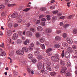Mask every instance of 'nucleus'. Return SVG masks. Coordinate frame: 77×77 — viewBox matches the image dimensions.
Listing matches in <instances>:
<instances>
[{"instance_id":"nucleus-1","label":"nucleus","mask_w":77,"mask_h":77,"mask_svg":"<svg viewBox=\"0 0 77 77\" xmlns=\"http://www.w3.org/2000/svg\"><path fill=\"white\" fill-rule=\"evenodd\" d=\"M49 59L48 58H46L44 59V61L46 63V64H45L44 63H43V68L44 69H45V67L46 66L45 65H47L46 67L47 70L48 71H51V69L50 68V65H51V63L49 62Z\"/></svg>"},{"instance_id":"nucleus-2","label":"nucleus","mask_w":77,"mask_h":77,"mask_svg":"<svg viewBox=\"0 0 77 77\" xmlns=\"http://www.w3.org/2000/svg\"><path fill=\"white\" fill-rule=\"evenodd\" d=\"M59 55L58 54H56L54 56L51 57V59L54 62H58L59 61Z\"/></svg>"},{"instance_id":"nucleus-3","label":"nucleus","mask_w":77,"mask_h":77,"mask_svg":"<svg viewBox=\"0 0 77 77\" xmlns=\"http://www.w3.org/2000/svg\"><path fill=\"white\" fill-rule=\"evenodd\" d=\"M16 53L19 55L21 56L24 54V52L22 50H18L17 51Z\"/></svg>"},{"instance_id":"nucleus-4","label":"nucleus","mask_w":77,"mask_h":77,"mask_svg":"<svg viewBox=\"0 0 77 77\" xmlns=\"http://www.w3.org/2000/svg\"><path fill=\"white\" fill-rule=\"evenodd\" d=\"M67 70V69L66 68H63L60 71V72L61 74H65L66 73V71Z\"/></svg>"},{"instance_id":"nucleus-5","label":"nucleus","mask_w":77,"mask_h":77,"mask_svg":"<svg viewBox=\"0 0 77 77\" xmlns=\"http://www.w3.org/2000/svg\"><path fill=\"white\" fill-rule=\"evenodd\" d=\"M42 67V63L41 62H39L38 64V69H41Z\"/></svg>"},{"instance_id":"nucleus-6","label":"nucleus","mask_w":77,"mask_h":77,"mask_svg":"<svg viewBox=\"0 0 77 77\" xmlns=\"http://www.w3.org/2000/svg\"><path fill=\"white\" fill-rule=\"evenodd\" d=\"M1 50V56H5L6 55V53L5 52H4V51H2L3 49H0Z\"/></svg>"},{"instance_id":"nucleus-7","label":"nucleus","mask_w":77,"mask_h":77,"mask_svg":"<svg viewBox=\"0 0 77 77\" xmlns=\"http://www.w3.org/2000/svg\"><path fill=\"white\" fill-rule=\"evenodd\" d=\"M18 38V34L17 33H14L13 34L12 39L14 40H15V39H17Z\"/></svg>"},{"instance_id":"nucleus-8","label":"nucleus","mask_w":77,"mask_h":77,"mask_svg":"<svg viewBox=\"0 0 77 77\" xmlns=\"http://www.w3.org/2000/svg\"><path fill=\"white\" fill-rule=\"evenodd\" d=\"M18 14L17 13H14L11 15V17L12 18H16L17 17Z\"/></svg>"},{"instance_id":"nucleus-9","label":"nucleus","mask_w":77,"mask_h":77,"mask_svg":"<svg viewBox=\"0 0 77 77\" xmlns=\"http://www.w3.org/2000/svg\"><path fill=\"white\" fill-rule=\"evenodd\" d=\"M67 42H68L69 44H72V40L71 39L69 38H68L67 39Z\"/></svg>"},{"instance_id":"nucleus-10","label":"nucleus","mask_w":77,"mask_h":77,"mask_svg":"<svg viewBox=\"0 0 77 77\" xmlns=\"http://www.w3.org/2000/svg\"><path fill=\"white\" fill-rule=\"evenodd\" d=\"M26 34L28 36H32V32L30 31L27 32Z\"/></svg>"},{"instance_id":"nucleus-11","label":"nucleus","mask_w":77,"mask_h":77,"mask_svg":"<svg viewBox=\"0 0 77 77\" xmlns=\"http://www.w3.org/2000/svg\"><path fill=\"white\" fill-rule=\"evenodd\" d=\"M7 35L8 36H11L12 35V31L11 30H8L7 31Z\"/></svg>"},{"instance_id":"nucleus-12","label":"nucleus","mask_w":77,"mask_h":77,"mask_svg":"<svg viewBox=\"0 0 77 77\" xmlns=\"http://www.w3.org/2000/svg\"><path fill=\"white\" fill-rule=\"evenodd\" d=\"M54 66L55 69H59V64H54Z\"/></svg>"},{"instance_id":"nucleus-13","label":"nucleus","mask_w":77,"mask_h":77,"mask_svg":"<svg viewBox=\"0 0 77 77\" xmlns=\"http://www.w3.org/2000/svg\"><path fill=\"white\" fill-rule=\"evenodd\" d=\"M67 51L70 53H72V49L71 47H68L67 49Z\"/></svg>"},{"instance_id":"nucleus-14","label":"nucleus","mask_w":77,"mask_h":77,"mask_svg":"<svg viewBox=\"0 0 77 77\" xmlns=\"http://www.w3.org/2000/svg\"><path fill=\"white\" fill-rule=\"evenodd\" d=\"M56 17L54 16L52 18V22H53V23H54V22L56 20Z\"/></svg>"},{"instance_id":"nucleus-15","label":"nucleus","mask_w":77,"mask_h":77,"mask_svg":"<svg viewBox=\"0 0 77 77\" xmlns=\"http://www.w3.org/2000/svg\"><path fill=\"white\" fill-rule=\"evenodd\" d=\"M51 32V29L50 28L47 29L46 30V33H48Z\"/></svg>"},{"instance_id":"nucleus-16","label":"nucleus","mask_w":77,"mask_h":77,"mask_svg":"<svg viewBox=\"0 0 77 77\" xmlns=\"http://www.w3.org/2000/svg\"><path fill=\"white\" fill-rule=\"evenodd\" d=\"M70 54L68 52H66L65 53V56L66 58H68V56H69Z\"/></svg>"},{"instance_id":"nucleus-17","label":"nucleus","mask_w":77,"mask_h":77,"mask_svg":"<svg viewBox=\"0 0 77 77\" xmlns=\"http://www.w3.org/2000/svg\"><path fill=\"white\" fill-rule=\"evenodd\" d=\"M63 47H67L68 46V44L66 43L65 42H63Z\"/></svg>"},{"instance_id":"nucleus-18","label":"nucleus","mask_w":77,"mask_h":77,"mask_svg":"<svg viewBox=\"0 0 77 77\" xmlns=\"http://www.w3.org/2000/svg\"><path fill=\"white\" fill-rule=\"evenodd\" d=\"M8 7H14V6H16V4H9L8 5Z\"/></svg>"},{"instance_id":"nucleus-19","label":"nucleus","mask_w":77,"mask_h":77,"mask_svg":"<svg viewBox=\"0 0 77 77\" xmlns=\"http://www.w3.org/2000/svg\"><path fill=\"white\" fill-rule=\"evenodd\" d=\"M37 30H38V31H42V30L43 29V28H42V27H41V26H39L37 27Z\"/></svg>"},{"instance_id":"nucleus-20","label":"nucleus","mask_w":77,"mask_h":77,"mask_svg":"<svg viewBox=\"0 0 77 77\" xmlns=\"http://www.w3.org/2000/svg\"><path fill=\"white\" fill-rule=\"evenodd\" d=\"M22 49L24 51H25L26 52H27V51H28L29 50L26 47H23L22 48Z\"/></svg>"},{"instance_id":"nucleus-21","label":"nucleus","mask_w":77,"mask_h":77,"mask_svg":"<svg viewBox=\"0 0 77 77\" xmlns=\"http://www.w3.org/2000/svg\"><path fill=\"white\" fill-rule=\"evenodd\" d=\"M52 50H53V49L52 48H49L46 51V52L47 53H48L50 52V51H51Z\"/></svg>"},{"instance_id":"nucleus-22","label":"nucleus","mask_w":77,"mask_h":77,"mask_svg":"<svg viewBox=\"0 0 77 77\" xmlns=\"http://www.w3.org/2000/svg\"><path fill=\"white\" fill-rule=\"evenodd\" d=\"M21 42H22L21 40L18 39L17 41V44H21Z\"/></svg>"},{"instance_id":"nucleus-23","label":"nucleus","mask_w":77,"mask_h":77,"mask_svg":"<svg viewBox=\"0 0 77 77\" xmlns=\"http://www.w3.org/2000/svg\"><path fill=\"white\" fill-rule=\"evenodd\" d=\"M72 32L74 34H77V29H74L73 30Z\"/></svg>"},{"instance_id":"nucleus-24","label":"nucleus","mask_w":77,"mask_h":77,"mask_svg":"<svg viewBox=\"0 0 77 77\" xmlns=\"http://www.w3.org/2000/svg\"><path fill=\"white\" fill-rule=\"evenodd\" d=\"M27 43H28V44H29V40L28 39H26V40L24 42V44L25 45H27Z\"/></svg>"},{"instance_id":"nucleus-25","label":"nucleus","mask_w":77,"mask_h":77,"mask_svg":"<svg viewBox=\"0 0 77 77\" xmlns=\"http://www.w3.org/2000/svg\"><path fill=\"white\" fill-rule=\"evenodd\" d=\"M60 37L59 36H57L55 38V40L56 41H59L60 40Z\"/></svg>"},{"instance_id":"nucleus-26","label":"nucleus","mask_w":77,"mask_h":77,"mask_svg":"<svg viewBox=\"0 0 77 77\" xmlns=\"http://www.w3.org/2000/svg\"><path fill=\"white\" fill-rule=\"evenodd\" d=\"M42 56L41 55H39L38 56L37 59H38V60H41V59H42Z\"/></svg>"},{"instance_id":"nucleus-27","label":"nucleus","mask_w":77,"mask_h":77,"mask_svg":"<svg viewBox=\"0 0 77 77\" xmlns=\"http://www.w3.org/2000/svg\"><path fill=\"white\" fill-rule=\"evenodd\" d=\"M56 72H51L50 73V74L51 75V76H54L55 75H56Z\"/></svg>"},{"instance_id":"nucleus-28","label":"nucleus","mask_w":77,"mask_h":77,"mask_svg":"<svg viewBox=\"0 0 77 77\" xmlns=\"http://www.w3.org/2000/svg\"><path fill=\"white\" fill-rule=\"evenodd\" d=\"M28 57L29 59H31L33 57V55L31 54H29L28 55Z\"/></svg>"},{"instance_id":"nucleus-29","label":"nucleus","mask_w":77,"mask_h":77,"mask_svg":"<svg viewBox=\"0 0 77 77\" xmlns=\"http://www.w3.org/2000/svg\"><path fill=\"white\" fill-rule=\"evenodd\" d=\"M5 7V6L4 5H0V9H4V8Z\"/></svg>"},{"instance_id":"nucleus-30","label":"nucleus","mask_w":77,"mask_h":77,"mask_svg":"<svg viewBox=\"0 0 77 77\" xmlns=\"http://www.w3.org/2000/svg\"><path fill=\"white\" fill-rule=\"evenodd\" d=\"M39 54L40 53L38 51H36L34 52V54L36 55H38V54Z\"/></svg>"},{"instance_id":"nucleus-31","label":"nucleus","mask_w":77,"mask_h":77,"mask_svg":"<svg viewBox=\"0 0 77 77\" xmlns=\"http://www.w3.org/2000/svg\"><path fill=\"white\" fill-rule=\"evenodd\" d=\"M45 41V39L43 38H40V42L42 43L44 42Z\"/></svg>"},{"instance_id":"nucleus-32","label":"nucleus","mask_w":77,"mask_h":77,"mask_svg":"<svg viewBox=\"0 0 77 77\" xmlns=\"http://www.w3.org/2000/svg\"><path fill=\"white\" fill-rule=\"evenodd\" d=\"M55 47L57 48H59L60 47V45L59 44H56L55 45Z\"/></svg>"},{"instance_id":"nucleus-33","label":"nucleus","mask_w":77,"mask_h":77,"mask_svg":"<svg viewBox=\"0 0 77 77\" xmlns=\"http://www.w3.org/2000/svg\"><path fill=\"white\" fill-rule=\"evenodd\" d=\"M40 46L42 49H45V45H44V44H41L40 45Z\"/></svg>"},{"instance_id":"nucleus-34","label":"nucleus","mask_w":77,"mask_h":77,"mask_svg":"<svg viewBox=\"0 0 77 77\" xmlns=\"http://www.w3.org/2000/svg\"><path fill=\"white\" fill-rule=\"evenodd\" d=\"M40 35L39 33L38 32H37L35 34V36L36 38H39L40 36Z\"/></svg>"},{"instance_id":"nucleus-35","label":"nucleus","mask_w":77,"mask_h":77,"mask_svg":"<svg viewBox=\"0 0 77 77\" xmlns=\"http://www.w3.org/2000/svg\"><path fill=\"white\" fill-rule=\"evenodd\" d=\"M30 9V8H27L24 9L23 10V11H24V12H27V11H29Z\"/></svg>"},{"instance_id":"nucleus-36","label":"nucleus","mask_w":77,"mask_h":77,"mask_svg":"<svg viewBox=\"0 0 77 77\" xmlns=\"http://www.w3.org/2000/svg\"><path fill=\"white\" fill-rule=\"evenodd\" d=\"M71 63H70L69 62H67V66L69 67L70 66H71Z\"/></svg>"},{"instance_id":"nucleus-37","label":"nucleus","mask_w":77,"mask_h":77,"mask_svg":"<svg viewBox=\"0 0 77 77\" xmlns=\"http://www.w3.org/2000/svg\"><path fill=\"white\" fill-rule=\"evenodd\" d=\"M60 63L61 65H65V63L62 60H60Z\"/></svg>"},{"instance_id":"nucleus-38","label":"nucleus","mask_w":77,"mask_h":77,"mask_svg":"<svg viewBox=\"0 0 77 77\" xmlns=\"http://www.w3.org/2000/svg\"><path fill=\"white\" fill-rule=\"evenodd\" d=\"M68 19H71L73 18V16L72 15H70L67 17Z\"/></svg>"},{"instance_id":"nucleus-39","label":"nucleus","mask_w":77,"mask_h":77,"mask_svg":"<svg viewBox=\"0 0 77 77\" xmlns=\"http://www.w3.org/2000/svg\"><path fill=\"white\" fill-rule=\"evenodd\" d=\"M47 20H50V15H47Z\"/></svg>"},{"instance_id":"nucleus-40","label":"nucleus","mask_w":77,"mask_h":77,"mask_svg":"<svg viewBox=\"0 0 77 77\" xmlns=\"http://www.w3.org/2000/svg\"><path fill=\"white\" fill-rule=\"evenodd\" d=\"M8 26L9 27H12V23H9L8 24Z\"/></svg>"},{"instance_id":"nucleus-41","label":"nucleus","mask_w":77,"mask_h":77,"mask_svg":"<svg viewBox=\"0 0 77 77\" xmlns=\"http://www.w3.org/2000/svg\"><path fill=\"white\" fill-rule=\"evenodd\" d=\"M18 34L20 36H22L23 35V32L21 31H19L18 32Z\"/></svg>"},{"instance_id":"nucleus-42","label":"nucleus","mask_w":77,"mask_h":77,"mask_svg":"<svg viewBox=\"0 0 77 77\" xmlns=\"http://www.w3.org/2000/svg\"><path fill=\"white\" fill-rule=\"evenodd\" d=\"M35 44L36 45H40V43L38 41H36L35 42Z\"/></svg>"},{"instance_id":"nucleus-43","label":"nucleus","mask_w":77,"mask_h":77,"mask_svg":"<svg viewBox=\"0 0 77 77\" xmlns=\"http://www.w3.org/2000/svg\"><path fill=\"white\" fill-rule=\"evenodd\" d=\"M40 10L41 11H45L46 8L45 7H42L40 8Z\"/></svg>"},{"instance_id":"nucleus-44","label":"nucleus","mask_w":77,"mask_h":77,"mask_svg":"<svg viewBox=\"0 0 77 77\" xmlns=\"http://www.w3.org/2000/svg\"><path fill=\"white\" fill-rule=\"evenodd\" d=\"M37 60L35 59H33L32 60V62L33 63H35L36 62Z\"/></svg>"},{"instance_id":"nucleus-45","label":"nucleus","mask_w":77,"mask_h":77,"mask_svg":"<svg viewBox=\"0 0 77 77\" xmlns=\"http://www.w3.org/2000/svg\"><path fill=\"white\" fill-rule=\"evenodd\" d=\"M69 26V24H66L65 25L63 26V27L65 29H66V27H68Z\"/></svg>"},{"instance_id":"nucleus-46","label":"nucleus","mask_w":77,"mask_h":77,"mask_svg":"<svg viewBox=\"0 0 77 77\" xmlns=\"http://www.w3.org/2000/svg\"><path fill=\"white\" fill-rule=\"evenodd\" d=\"M64 51H65L64 50H63L62 51V53L61 54V56L62 57H64Z\"/></svg>"},{"instance_id":"nucleus-47","label":"nucleus","mask_w":77,"mask_h":77,"mask_svg":"<svg viewBox=\"0 0 77 77\" xmlns=\"http://www.w3.org/2000/svg\"><path fill=\"white\" fill-rule=\"evenodd\" d=\"M66 76H70L71 75V73L70 72H68L66 74Z\"/></svg>"},{"instance_id":"nucleus-48","label":"nucleus","mask_w":77,"mask_h":77,"mask_svg":"<svg viewBox=\"0 0 77 77\" xmlns=\"http://www.w3.org/2000/svg\"><path fill=\"white\" fill-rule=\"evenodd\" d=\"M63 38H66V37L67 36V34H66V33H64L63 34Z\"/></svg>"},{"instance_id":"nucleus-49","label":"nucleus","mask_w":77,"mask_h":77,"mask_svg":"<svg viewBox=\"0 0 77 77\" xmlns=\"http://www.w3.org/2000/svg\"><path fill=\"white\" fill-rule=\"evenodd\" d=\"M30 30L31 31H32V32H35V29L32 28H30Z\"/></svg>"},{"instance_id":"nucleus-50","label":"nucleus","mask_w":77,"mask_h":77,"mask_svg":"<svg viewBox=\"0 0 77 77\" xmlns=\"http://www.w3.org/2000/svg\"><path fill=\"white\" fill-rule=\"evenodd\" d=\"M58 12V11H55L53 12L52 13L53 14H57Z\"/></svg>"},{"instance_id":"nucleus-51","label":"nucleus","mask_w":77,"mask_h":77,"mask_svg":"<svg viewBox=\"0 0 77 77\" xmlns=\"http://www.w3.org/2000/svg\"><path fill=\"white\" fill-rule=\"evenodd\" d=\"M2 45H0V47H2V48H4V46H4V45H5V44L4 43H2Z\"/></svg>"},{"instance_id":"nucleus-52","label":"nucleus","mask_w":77,"mask_h":77,"mask_svg":"<svg viewBox=\"0 0 77 77\" xmlns=\"http://www.w3.org/2000/svg\"><path fill=\"white\" fill-rule=\"evenodd\" d=\"M50 9H55V6H51L50 7Z\"/></svg>"},{"instance_id":"nucleus-53","label":"nucleus","mask_w":77,"mask_h":77,"mask_svg":"<svg viewBox=\"0 0 77 77\" xmlns=\"http://www.w3.org/2000/svg\"><path fill=\"white\" fill-rule=\"evenodd\" d=\"M22 21L23 20H22V19L19 20H18V23H21V22H22Z\"/></svg>"},{"instance_id":"nucleus-54","label":"nucleus","mask_w":77,"mask_h":77,"mask_svg":"<svg viewBox=\"0 0 77 77\" xmlns=\"http://www.w3.org/2000/svg\"><path fill=\"white\" fill-rule=\"evenodd\" d=\"M41 22V20H38L36 22V24H39Z\"/></svg>"},{"instance_id":"nucleus-55","label":"nucleus","mask_w":77,"mask_h":77,"mask_svg":"<svg viewBox=\"0 0 77 77\" xmlns=\"http://www.w3.org/2000/svg\"><path fill=\"white\" fill-rule=\"evenodd\" d=\"M41 24L42 26H44L45 25V22H43L41 23Z\"/></svg>"},{"instance_id":"nucleus-56","label":"nucleus","mask_w":77,"mask_h":77,"mask_svg":"<svg viewBox=\"0 0 77 77\" xmlns=\"http://www.w3.org/2000/svg\"><path fill=\"white\" fill-rule=\"evenodd\" d=\"M10 56H13V55H14V52H10V54H9Z\"/></svg>"},{"instance_id":"nucleus-57","label":"nucleus","mask_w":77,"mask_h":77,"mask_svg":"<svg viewBox=\"0 0 77 77\" xmlns=\"http://www.w3.org/2000/svg\"><path fill=\"white\" fill-rule=\"evenodd\" d=\"M48 56H51V55H52V53H49L48 52V53H47Z\"/></svg>"},{"instance_id":"nucleus-58","label":"nucleus","mask_w":77,"mask_h":77,"mask_svg":"<svg viewBox=\"0 0 77 77\" xmlns=\"http://www.w3.org/2000/svg\"><path fill=\"white\" fill-rule=\"evenodd\" d=\"M42 21H45L46 19L45 18H43L41 19Z\"/></svg>"},{"instance_id":"nucleus-59","label":"nucleus","mask_w":77,"mask_h":77,"mask_svg":"<svg viewBox=\"0 0 77 77\" xmlns=\"http://www.w3.org/2000/svg\"><path fill=\"white\" fill-rule=\"evenodd\" d=\"M72 48L74 50L76 48V47L75 45H73L72 47Z\"/></svg>"},{"instance_id":"nucleus-60","label":"nucleus","mask_w":77,"mask_h":77,"mask_svg":"<svg viewBox=\"0 0 77 77\" xmlns=\"http://www.w3.org/2000/svg\"><path fill=\"white\" fill-rule=\"evenodd\" d=\"M29 50H33V48L30 46L29 47Z\"/></svg>"},{"instance_id":"nucleus-61","label":"nucleus","mask_w":77,"mask_h":77,"mask_svg":"<svg viewBox=\"0 0 77 77\" xmlns=\"http://www.w3.org/2000/svg\"><path fill=\"white\" fill-rule=\"evenodd\" d=\"M44 17V15H40L39 16V18L40 19V18H42V17Z\"/></svg>"},{"instance_id":"nucleus-62","label":"nucleus","mask_w":77,"mask_h":77,"mask_svg":"<svg viewBox=\"0 0 77 77\" xmlns=\"http://www.w3.org/2000/svg\"><path fill=\"white\" fill-rule=\"evenodd\" d=\"M60 26H63V23L62 22H60Z\"/></svg>"},{"instance_id":"nucleus-63","label":"nucleus","mask_w":77,"mask_h":77,"mask_svg":"<svg viewBox=\"0 0 77 77\" xmlns=\"http://www.w3.org/2000/svg\"><path fill=\"white\" fill-rule=\"evenodd\" d=\"M5 13L4 12H2L1 14L2 16H5Z\"/></svg>"},{"instance_id":"nucleus-64","label":"nucleus","mask_w":77,"mask_h":77,"mask_svg":"<svg viewBox=\"0 0 77 77\" xmlns=\"http://www.w3.org/2000/svg\"><path fill=\"white\" fill-rule=\"evenodd\" d=\"M27 71H28V72L30 73V71H31V70H30V69H29V68H28Z\"/></svg>"}]
</instances>
